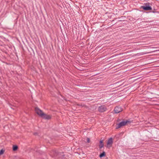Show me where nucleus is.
Wrapping results in <instances>:
<instances>
[{
  "instance_id": "nucleus-1",
  "label": "nucleus",
  "mask_w": 159,
  "mask_h": 159,
  "mask_svg": "<svg viewBox=\"0 0 159 159\" xmlns=\"http://www.w3.org/2000/svg\"><path fill=\"white\" fill-rule=\"evenodd\" d=\"M35 111L36 113L41 117L43 115L44 113L38 107L35 108Z\"/></svg>"
},
{
  "instance_id": "nucleus-2",
  "label": "nucleus",
  "mask_w": 159,
  "mask_h": 159,
  "mask_svg": "<svg viewBox=\"0 0 159 159\" xmlns=\"http://www.w3.org/2000/svg\"><path fill=\"white\" fill-rule=\"evenodd\" d=\"M129 121L128 120H126V121H122L119 124H117V126L116 127V129H118L120 128L122 126L125 125L127 123L129 122Z\"/></svg>"
},
{
  "instance_id": "nucleus-3",
  "label": "nucleus",
  "mask_w": 159,
  "mask_h": 159,
  "mask_svg": "<svg viewBox=\"0 0 159 159\" xmlns=\"http://www.w3.org/2000/svg\"><path fill=\"white\" fill-rule=\"evenodd\" d=\"M107 109V107L104 105H102L99 107L98 108V111L101 112L105 111Z\"/></svg>"
},
{
  "instance_id": "nucleus-4",
  "label": "nucleus",
  "mask_w": 159,
  "mask_h": 159,
  "mask_svg": "<svg viewBox=\"0 0 159 159\" xmlns=\"http://www.w3.org/2000/svg\"><path fill=\"white\" fill-rule=\"evenodd\" d=\"M113 142V139L112 138H110L108 139L107 143V147H111L112 144Z\"/></svg>"
},
{
  "instance_id": "nucleus-5",
  "label": "nucleus",
  "mask_w": 159,
  "mask_h": 159,
  "mask_svg": "<svg viewBox=\"0 0 159 159\" xmlns=\"http://www.w3.org/2000/svg\"><path fill=\"white\" fill-rule=\"evenodd\" d=\"M122 110L120 107L119 106H117L115 107L114 111L115 113H118L121 112Z\"/></svg>"
},
{
  "instance_id": "nucleus-6",
  "label": "nucleus",
  "mask_w": 159,
  "mask_h": 159,
  "mask_svg": "<svg viewBox=\"0 0 159 159\" xmlns=\"http://www.w3.org/2000/svg\"><path fill=\"white\" fill-rule=\"evenodd\" d=\"M41 117L45 119L48 120L51 118L52 116L50 115H48L44 113L43 115Z\"/></svg>"
},
{
  "instance_id": "nucleus-7",
  "label": "nucleus",
  "mask_w": 159,
  "mask_h": 159,
  "mask_svg": "<svg viewBox=\"0 0 159 159\" xmlns=\"http://www.w3.org/2000/svg\"><path fill=\"white\" fill-rule=\"evenodd\" d=\"M141 7L143 9V10L145 11L150 10H151L152 9V7L149 5L142 6Z\"/></svg>"
},
{
  "instance_id": "nucleus-8",
  "label": "nucleus",
  "mask_w": 159,
  "mask_h": 159,
  "mask_svg": "<svg viewBox=\"0 0 159 159\" xmlns=\"http://www.w3.org/2000/svg\"><path fill=\"white\" fill-rule=\"evenodd\" d=\"M106 156V153L105 152H103L102 153H101L99 156L100 158H102L103 157H104Z\"/></svg>"
},
{
  "instance_id": "nucleus-9",
  "label": "nucleus",
  "mask_w": 159,
  "mask_h": 159,
  "mask_svg": "<svg viewBox=\"0 0 159 159\" xmlns=\"http://www.w3.org/2000/svg\"><path fill=\"white\" fill-rule=\"evenodd\" d=\"M18 147L17 145H13V150L14 151L18 149Z\"/></svg>"
},
{
  "instance_id": "nucleus-10",
  "label": "nucleus",
  "mask_w": 159,
  "mask_h": 159,
  "mask_svg": "<svg viewBox=\"0 0 159 159\" xmlns=\"http://www.w3.org/2000/svg\"><path fill=\"white\" fill-rule=\"evenodd\" d=\"M104 146V143L100 144L99 147L100 149H101Z\"/></svg>"
},
{
  "instance_id": "nucleus-11",
  "label": "nucleus",
  "mask_w": 159,
  "mask_h": 159,
  "mask_svg": "<svg viewBox=\"0 0 159 159\" xmlns=\"http://www.w3.org/2000/svg\"><path fill=\"white\" fill-rule=\"evenodd\" d=\"M4 152V150H3V149H1L0 151V155H2Z\"/></svg>"
},
{
  "instance_id": "nucleus-12",
  "label": "nucleus",
  "mask_w": 159,
  "mask_h": 159,
  "mask_svg": "<svg viewBox=\"0 0 159 159\" xmlns=\"http://www.w3.org/2000/svg\"><path fill=\"white\" fill-rule=\"evenodd\" d=\"M86 140L87 142L88 143H89L90 142V139L89 138H87Z\"/></svg>"
},
{
  "instance_id": "nucleus-13",
  "label": "nucleus",
  "mask_w": 159,
  "mask_h": 159,
  "mask_svg": "<svg viewBox=\"0 0 159 159\" xmlns=\"http://www.w3.org/2000/svg\"><path fill=\"white\" fill-rule=\"evenodd\" d=\"M100 144H102L104 143H103V140H101L99 142Z\"/></svg>"
}]
</instances>
